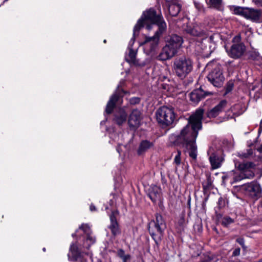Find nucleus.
Instances as JSON below:
<instances>
[{
	"label": "nucleus",
	"mask_w": 262,
	"mask_h": 262,
	"mask_svg": "<svg viewBox=\"0 0 262 262\" xmlns=\"http://www.w3.org/2000/svg\"><path fill=\"white\" fill-rule=\"evenodd\" d=\"M227 102L226 100H223L221 101L219 104L207 112V117L209 118L216 117L224 111L227 106Z\"/></svg>",
	"instance_id": "a211bd4d"
},
{
	"label": "nucleus",
	"mask_w": 262,
	"mask_h": 262,
	"mask_svg": "<svg viewBox=\"0 0 262 262\" xmlns=\"http://www.w3.org/2000/svg\"><path fill=\"white\" fill-rule=\"evenodd\" d=\"M234 220L229 216H224L222 221V224L225 226L227 227L230 224L233 223Z\"/></svg>",
	"instance_id": "2f4dec72"
},
{
	"label": "nucleus",
	"mask_w": 262,
	"mask_h": 262,
	"mask_svg": "<svg viewBox=\"0 0 262 262\" xmlns=\"http://www.w3.org/2000/svg\"><path fill=\"white\" fill-rule=\"evenodd\" d=\"M194 4L195 8L200 11H204V8L203 5L200 2L194 1Z\"/></svg>",
	"instance_id": "f704fd0d"
},
{
	"label": "nucleus",
	"mask_w": 262,
	"mask_h": 262,
	"mask_svg": "<svg viewBox=\"0 0 262 262\" xmlns=\"http://www.w3.org/2000/svg\"><path fill=\"white\" fill-rule=\"evenodd\" d=\"M258 150L260 152V153L261 154V158H262V144L260 145V146L258 148Z\"/></svg>",
	"instance_id": "49530a36"
},
{
	"label": "nucleus",
	"mask_w": 262,
	"mask_h": 262,
	"mask_svg": "<svg viewBox=\"0 0 262 262\" xmlns=\"http://www.w3.org/2000/svg\"><path fill=\"white\" fill-rule=\"evenodd\" d=\"M185 32L191 35L194 36H202L208 42H211L213 39V36L210 35L209 37L206 36L205 31L198 24L193 25H187L184 28Z\"/></svg>",
	"instance_id": "ddd939ff"
},
{
	"label": "nucleus",
	"mask_w": 262,
	"mask_h": 262,
	"mask_svg": "<svg viewBox=\"0 0 262 262\" xmlns=\"http://www.w3.org/2000/svg\"><path fill=\"white\" fill-rule=\"evenodd\" d=\"M130 255L129 254H126L124 257L122 258L123 262H127L130 259Z\"/></svg>",
	"instance_id": "ea45409f"
},
{
	"label": "nucleus",
	"mask_w": 262,
	"mask_h": 262,
	"mask_svg": "<svg viewBox=\"0 0 262 262\" xmlns=\"http://www.w3.org/2000/svg\"><path fill=\"white\" fill-rule=\"evenodd\" d=\"M259 262H262V258L259 260Z\"/></svg>",
	"instance_id": "864d4df0"
},
{
	"label": "nucleus",
	"mask_w": 262,
	"mask_h": 262,
	"mask_svg": "<svg viewBox=\"0 0 262 262\" xmlns=\"http://www.w3.org/2000/svg\"><path fill=\"white\" fill-rule=\"evenodd\" d=\"M154 142L147 140H144L140 142L137 150L138 155H141L147 152L149 149L153 148Z\"/></svg>",
	"instance_id": "b1692460"
},
{
	"label": "nucleus",
	"mask_w": 262,
	"mask_h": 262,
	"mask_svg": "<svg viewBox=\"0 0 262 262\" xmlns=\"http://www.w3.org/2000/svg\"><path fill=\"white\" fill-rule=\"evenodd\" d=\"M156 117L159 123L168 126L174 122L175 114L173 108L163 106L157 111Z\"/></svg>",
	"instance_id": "0eeeda50"
},
{
	"label": "nucleus",
	"mask_w": 262,
	"mask_h": 262,
	"mask_svg": "<svg viewBox=\"0 0 262 262\" xmlns=\"http://www.w3.org/2000/svg\"><path fill=\"white\" fill-rule=\"evenodd\" d=\"M117 255L118 256L121 258V259L124 257L126 254H125L124 251L122 249H120L117 251Z\"/></svg>",
	"instance_id": "e433bc0d"
},
{
	"label": "nucleus",
	"mask_w": 262,
	"mask_h": 262,
	"mask_svg": "<svg viewBox=\"0 0 262 262\" xmlns=\"http://www.w3.org/2000/svg\"><path fill=\"white\" fill-rule=\"evenodd\" d=\"M183 42V39L181 36L177 34H172L166 38V45L174 48L177 51Z\"/></svg>",
	"instance_id": "aec40b11"
},
{
	"label": "nucleus",
	"mask_w": 262,
	"mask_h": 262,
	"mask_svg": "<svg viewBox=\"0 0 262 262\" xmlns=\"http://www.w3.org/2000/svg\"><path fill=\"white\" fill-rule=\"evenodd\" d=\"M166 228V225L164 219L158 213L156 214V219L148 223V230L157 244L161 241Z\"/></svg>",
	"instance_id": "20e7f679"
},
{
	"label": "nucleus",
	"mask_w": 262,
	"mask_h": 262,
	"mask_svg": "<svg viewBox=\"0 0 262 262\" xmlns=\"http://www.w3.org/2000/svg\"><path fill=\"white\" fill-rule=\"evenodd\" d=\"M240 190L245 194L251 198L259 196L261 192L260 185L256 181H252L241 185Z\"/></svg>",
	"instance_id": "9b49d317"
},
{
	"label": "nucleus",
	"mask_w": 262,
	"mask_h": 262,
	"mask_svg": "<svg viewBox=\"0 0 262 262\" xmlns=\"http://www.w3.org/2000/svg\"><path fill=\"white\" fill-rule=\"evenodd\" d=\"M80 229L83 231L86 234L91 233V229L88 224H82L79 228Z\"/></svg>",
	"instance_id": "473e14b6"
},
{
	"label": "nucleus",
	"mask_w": 262,
	"mask_h": 262,
	"mask_svg": "<svg viewBox=\"0 0 262 262\" xmlns=\"http://www.w3.org/2000/svg\"><path fill=\"white\" fill-rule=\"evenodd\" d=\"M242 246V248H243V249H245L246 248V246H245V244H244V246Z\"/></svg>",
	"instance_id": "09e8293b"
},
{
	"label": "nucleus",
	"mask_w": 262,
	"mask_h": 262,
	"mask_svg": "<svg viewBox=\"0 0 262 262\" xmlns=\"http://www.w3.org/2000/svg\"><path fill=\"white\" fill-rule=\"evenodd\" d=\"M226 206V201L222 197H220L219 199L217 206L215 207V213H217V209L220 210L221 209L225 207Z\"/></svg>",
	"instance_id": "c756f323"
},
{
	"label": "nucleus",
	"mask_w": 262,
	"mask_h": 262,
	"mask_svg": "<svg viewBox=\"0 0 262 262\" xmlns=\"http://www.w3.org/2000/svg\"><path fill=\"white\" fill-rule=\"evenodd\" d=\"M204 109L199 108L190 116L188 123L182 129L179 134L171 135L170 140L177 145H181L186 148L189 157L195 162L198 156V147L196 139L199 131L202 128V119Z\"/></svg>",
	"instance_id": "f257e3e1"
},
{
	"label": "nucleus",
	"mask_w": 262,
	"mask_h": 262,
	"mask_svg": "<svg viewBox=\"0 0 262 262\" xmlns=\"http://www.w3.org/2000/svg\"><path fill=\"white\" fill-rule=\"evenodd\" d=\"M125 92L118 85L114 94L111 97L106 106L105 112L110 114L113 112L116 104H121L122 102V97Z\"/></svg>",
	"instance_id": "9d476101"
},
{
	"label": "nucleus",
	"mask_w": 262,
	"mask_h": 262,
	"mask_svg": "<svg viewBox=\"0 0 262 262\" xmlns=\"http://www.w3.org/2000/svg\"><path fill=\"white\" fill-rule=\"evenodd\" d=\"M233 88V84H231V85H229L226 89V93H229L230 92Z\"/></svg>",
	"instance_id": "79ce46f5"
},
{
	"label": "nucleus",
	"mask_w": 262,
	"mask_h": 262,
	"mask_svg": "<svg viewBox=\"0 0 262 262\" xmlns=\"http://www.w3.org/2000/svg\"><path fill=\"white\" fill-rule=\"evenodd\" d=\"M156 25L158 29L154 36H145L142 43L144 46V52L151 57L156 56L159 50V39L160 36L166 31L167 26L162 14H157L154 9H150L143 13L142 17L139 19L134 28L133 35L135 36L138 35L139 31L146 25V28L150 30L152 26Z\"/></svg>",
	"instance_id": "f03ea898"
},
{
	"label": "nucleus",
	"mask_w": 262,
	"mask_h": 262,
	"mask_svg": "<svg viewBox=\"0 0 262 262\" xmlns=\"http://www.w3.org/2000/svg\"><path fill=\"white\" fill-rule=\"evenodd\" d=\"M209 155V162L212 169H216L220 168L224 161L223 152L222 150L219 149L212 151L211 149L208 152Z\"/></svg>",
	"instance_id": "4468645a"
},
{
	"label": "nucleus",
	"mask_w": 262,
	"mask_h": 262,
	"mask_svg": "<svg viewBox=\"0 0 262 262\" xmlns=\"http://www.w3.org/2000/svg\"><path fill=\"white\" fill-rule=\"evenodd\" d=\"M177 51L172 47L166 45L163 48L158 56H156L159 60L165 61L173 57Z\"/></svg>",
	"instance_id": "f3484780"
},
{
	"label": "nucleus",
	"mask_w": 262,
	"mask_h": 262,
	"mask_svg": "<svg viewBox=\"0 0 262 262\" xmlns=\"http://www.w3.org/2000/svg\"><path fill=\"white\" fill-rule=\"evenodd\" d=\"M43 251H46V249L45 248H43Z\"/></svg>",
	"instance_id": "6e6d98bb"
},
{
	"label": "nucleus",
	"mask_w": 262,
	"mask_h": 262,
	"mask_svg": "<svg viewBox=\"0 0 262 262\" xmlns=\"http://www.w3.org/2000/svg\"><path fill=\"white\" fill-rule=\"evenodd\" d=\"M68 256L69 257L71 256L72 260L77 262H88V258H92L91 253L80 252L77 246L74 244L71 245Z\"/></svg>",
	"instance_id": "f8f14e48"
},
{
	"label": "nucleus",
	"mask_w": 262,
	"mask_h": 262,
	"mask_svg": "<svg viewBox=\"0 0 262 262\" xmlns=\"http://www.w3.org/2000/svg\"><path fill=\"white\" fill-rule=\"evenodd\" d=\"M173 69L176 74L181 79L185 78L193 69V62L188 57L182 56L175 59Z\"/></svg>",
	"instance_id": "39448f33"
},
{
	"label": "nucleus",
	"mask_w": 262,
	"mask_h": 262,
	"mask_svg": "<svg viewBox=\"0 0 262 262\" xmlns=\"http://www.w3.org/2000/svg\"><path fill=\"white\" fill-rule=\"evenodd\" d=\"M141 113L139 110L137 109L133 110L128 121L130 128L134 129L139 126L141 119Z\"/></svg>",
	"instance_id": "6ab92c4d"
},
{
	"label": "nucleus",
	"mask_w": 262,
	"mask_h": 262,
	"mask_svg": "<svg viewBox=\"0 0 262 262\" xmlns=\"http://www.w3.org/2000/svg\"><path fill=\"white\" fill-rule=\"evenodd\" d=\"M173 163L176 164V168L177 166H179L181 163V152L180 150H178L177 154L174 157Z\"/></svg>",
	"instance_id": "7c9ffc66"
},
{
	"label": "nucleus",
	"mask_w": 262,
	"mask_h": 262,
	"mask_svg": "<svg viewBox=\"0 0 262 262\" xmlns=\"http://www.w3.org/2000/svg\"><path fill=\"white\" fill-rule=\"evenodd\" d=\"M211 92H205L202 88L194 90L189 94L190 100L194 104H197L206 96L212 95Z\"/></svg>",
	"instance_id": "dca6fc26"
},
{
	"label": "nucleus",
	"mask_w": 262,
	"mask_h": 262,
	"mask_svg": "<svg viewBox=\"0 0 262 262\" xmlns=\"http://www.w3.org/2000/svg\"><path fill=\"white\" fill-rule=\"evenodd\" d=\"M261 130H262V119H261V120L260 123V126H259V129H258V132L259 133Z\"/></svg>",
	"instance_id": "c03bdc74"
},
{
	"label": "nucleus",
	"mask_w": 262,
	"mask_h": 262,
	"mask_svg": "<svg viewBox=\"0 0 262 262\" xmlns=\"http://www.w3.org/2000/svg\"><path fill=\"white\" fill-rule=\"evenodd\" d=\"M206 2L210 8L219 10L222 9V0H206Z\"/></svg>",
	"instance_id": "a878e982"
},
{
	"label": "nucleus",
	"mask_w": 262,
	"mask_h": 262,
	"mask_svg": "<svg viewBox=\"0 0 262 262\" xmlns=\"http://www.w3.org/2000/svg\"><path fill=\"white\" fill-rule=\"evenodd\" d=\"M212 64H213V68L211 71L208 73L207 79L214 86L221 87L223 84L225 80L222 66L219 64H214L213 63L210 62L207 64V67H211Z\"/></svg>",
	"instance_id": "6e6552de"
},
{
	"label": "nucleus",
	"mask_w": 262,
	"mask_h": 262,
	"mask_svg": "<svg viewBox=\"0 0 262 262\" xmlns=\"http://www.w3.org/2000/svg\"><path fill=\"white\" fill-rule=\"evenodd\" d=\"M260 58L259 54L255 52H252L249 53V58L253 60H258Z\"/></svg>",
	"instance_id": "72a5a7b5"
},
{
	"label": "nucleus",
	"mask_w": 262,
	"mask_h": 262,
	"mask_svg": "<svg viewBox=\"0 0 262 262\" xmlns=\"http://www.w3.org/2000/svg\"><path fill=\"white\" fill-rule=\"evenodd\" d=\"M8 0H4V2H3V3L4 4V3H5L6 2H7Z\"/></svg>",
	"instance_id": "603ef678"
},
{
	"label": "nucleus",
	"mask_w": 262,
	"mask_h": 262,
	"mask_svg": "<svg viewBox=\"0 0 262 262\" xmlns=\"http://www.w3.org/2000/svg\"><path fill=\"white\" fill-rule=\"evenodd\" d=\"M90 209L92 211H96V208L93 204H91L90 207Z\"/></svg>",
	"instance_id": "37998d69"
},
{
	"label": "nucleus",
	"mask_w": 262,
	"mask_h": 262,
	"mask_svg": "<svg viewBox=\"0 0 262 262\" xmlns=\"http://www.w3.org/2000/svg\"><path fill=\"white\" fill-rule=\"evenodd\" d=\"M135 36L133 35V37L131 39L128 47V53L125 56L126 61L130 65L143 67L145 65L144 63H141L138 59L136 58L137 50H135L132 48V46L134 42Z\"/></svg>",
	"instance_id": "2eb2a0df"
},
{
	"label": "nucleus",
	"mask_w": 262,
	"mask_h": 262,
	"mask_svg": "<svg viewBox=\"0 0 262 262\" xmlns=\"http://www.w3.org/2000/svg\"><path fill=\"white\" fill-rule=\"evenodd\" d=\"M181 5L179 3L178 1L170 3L168 5V11L169 14L172 16H177L181 9Z\"/></svg>",
	"instance_id": "393cba45"
},
{
	"label": "nucleus",
	"mask_w": 262,
	"mask_h": 262,
	"mask_svg": "<svg viewBox=\"0 0 262 262\" xmlns=\"http://www.w3.org/2000/svg\"><path fill=\"white\" fill-rule=\"evenodd\" d=\"M235 166L237 167L239 171H230L227 176L222 177L223 180L228 179L229 177H232V181H230V183L233 184L243 179H250L254 177V172L250 169L255 166V164L253 162H243L239 163L238 165L235 164Z\"/></svg>",
	"instance_id": "7ed1b4c3"
},
{
	"label": "nucleus",
	"mask_w": 262,
	"mask_h": 262,
	"mask_svg": "<svg viewBox=\"0 0 262 262\" xmlns=\"http://www.w3.org/2000/svg\"><path fill=\"white\" fill-rule=\"evenodd\" d=\"M253 154V149H248L246 151L238 154V156L242 158H249Z\"/></svg>",
	"instance_id": "c85d7f7f"
},
{
	"label": "nucleus",
	"mask_w": 262,
	"mask_h": 262,
	"mask_svg": "<svg viewBox=\"0 0 262 262\" xmlns=\"http://www.w3.org/2000/svg\"><path fill=\"white\" fill-rule=\"evenodd\" d=\"M236 241L241 246H244L245 244V240L243 238H238L236 239Z\"/></svg>",
	"instance_id": "58836bf2"
},
{
	"label": "nucleus",
	"mask_w": 262,
	"mask_h": 262,
	"mask_svg": "<svg viewBox=\"0 0 262 262\" xmlns=\"http://www.w3.org/2000/svg\"><path fill=\"white\" fill-rule=\"evenodd\" d=\"M148 195L154 203L160 202L161 199V189L157 186H153L149 189Z\"/></svg>",
	"instance_id": "412c9836"
},
{
	"label": "nucleus",
	"mask_w": 262,
	"mask_h": 262,
	"mask_svg": "<svg viewBox=\"0 0 262 262\" xmlns=\"http://www.w3.org/2000/svg\"><path fill=\"white\" fill-rule=\"evenodd\" d=\"M240 35H236L232 39L233 43L229 49H226L229 57L233 59H238L242 57L246 52V46L241 42Z\"/></svg>",
	"instance_id": "1a4fd4ad"
},
{
	"label": "nucleus",
	"mask_w": 262,
	"mask_h": 262,
	"mask_svg": "<svg viewBox=\"0 0 262 262\" xmlns=\"http://www.w3.org/2000/svg\"><path fill=\"white\" fill-rule=\"evenodd\" d=\"M140 99L138 97H134L130 99L129 102L132 104H136L140 103Z\"/></svg>",
	"instance_id": "c9c22d12"
},
{
	"label": "nucleus",
	"mask_w": 262,
	"mask_h": 262,
	"mask_svg": "<svg viewBox=\"0 0 262 262\" xmlns=\"http://www.w3.org/2000/svg\"><path fill=\"white\" fill-rule=\"evenodd\" d=\"M96 239L94 237H93L90 233L87 234L86 239L83 243V247L86 249H89L91 245L95 243Z\"/></svg>",
	"instance_id": "bb28decb"
},
{
	"label": "nucleus",
	"mask_w": 262,
	"mask_h": 262,
	"mask_svg": "<svg viewBox=\"0 0 262 262\" xmlns=\"http://www.w3.org/2000/svg\"><path fill=\"white\" fill-rule=\"evenodd\" d=\"M103 42H104V43H105V42H106V40H105H105H104Z\"/></svg>",
	"instance_id": "4d7b16f0"
},
{
	"label": "nucleus",
	"mask_w": 262,
	"mask_h": 262,
	"mask_svg": "<svg viewBox=\"0 0 262 262\" xmlns=\"http://www.w3.org/2000/svg\"><path fill=\"white\" fill-rule=\"evenodd\" d=\"M167 2H169V3H173L174 2H176V1H178V0H165Z\"/></svg>",
	"instance_id": "de8ad7c7"
},
{
	"label": "nucleus",
	"mask_w": 262,
	"mask_h": 262,
	"mask_svg": "<svg viewBox=\"0 0 262 262\" xmlns=\"http://www.w3.org/2000/svg\"><path fill=\"white\" fill-rule=\"evenodd\" d=\"M75 235H76V234H75V233H74V234H72V236H75Z\"/></svg>",
	"instance_id": "5fc2aeb1"
},
{
	"label": "nucleus",
	"mask_w": 262,
	"mask_h": 262,
	"mask_svg": "<svg viewBox=\"0 0 262 262\" xmlns=\"http://www.w3.org/2000/svg\"><path fill=\"white\" fill-rule=\"evenodd\" d=\"M117 150L118 152L119 153H120V151H119V150H120V149H119V148H117Z\"/></svg>",
	"instance_id": "3c124183"
},
{
	"label": "nucleus",
	"mask_w": 262,
	"mask_h": 262,
	"mask_svg": "<svg viewBox=\"0 0 262 262\" xmlns=\"http://www.w3.org/2000/svg\"><path fill=\"white\" fill-rule=\"evenodd\" d=\"M232 11L234 14L242 16L253 23H262V10L233 6Z\"/></svg>",
	"instance_id": "423d86ee"
},
{
	"label": "nucleus",
	"mask_w": 262,
	"mask_h": 262,
	"mask_svg": "<svg viewBox=\"0 0 262 262\" xmlns=\"http://www.w3.org/2000/svg\"><path fill=\"white\" fill-rule=\"evenodd\" d=\"M127 114L123 108L116 110L114 114L113 121L118 125H121L126 120Z\"/></svg>",
	"instance_id": "4be33fe9"
},
{
	"label": "nucleus",
	"mask_w": 262,
	"mask_h": 262,
	"mask_svg": "<svg viewBox=\"0 0 262 262\" xmlns=\"http://www.w3.org/2000/svg\"><path fill=\"white\" fill-rule=\"evenodd\" d=\"M204 191H207L212 188V182L210 176L207 177L206 180L202 183Z\"/></svg>",
	"instance_id": "cd10ccee"
},
{
	"label": "nucleus",
	"mask_w": 262,
	"mask_h": 262,
	"mask_svg": "<svg viewBox=\"0 0 262 262\" xmlns=\"http://www.w3.org/2000/svg\"><path fill=\"white\" fill-rule=\"evenodd\" d=\"M248 33H249V35H252V32H251V31H248Z\"/></svg>",
	"instance_id": "8fccbe9b"
},
{
	"label": "nucleus",
	"mask_w": 262,
	"mask_h": 262,
	"mask_svg": "<svg viewBox=\"0 0 262 262\" xmlns=\"http://www.w3.org/2000/svg\"><path fill=\"white\" fill-rule=\"evenodd\" d=\"M111 224L109 229L114 236H117L121 233V230L116 220V216L114 212H113L110 216Z\"/></svg>",
	"instance_id": "5701e85b"
},
{
	"label": "nucleus",
	"mask_w": 262,
	"mask_h": 262,
	"mask_svg": "<svg viewBox=\"0 0 262 262\" xmlns=\"http://www.w3.org/2000/svg\"><path fill=\"white\" fill-rule=\"evenodd\" d=\"M241 249L239 248H236L232 253V256H237L240 255Z\"/></svg>",
	"instance_id": "4c0bfd02"
},
{
	"label": "nucleus",
	"mask_w": 262,
	"mask_h": 262,
	"mask_svg": "<svg viewBox=\"0 0 262 262\" xmlns=\"http://www.w3.org/2000/svg\"><path fill=\"white\" fill-rule=\"evenodd\" d=\"M253 2L258 6H262V0H253Z\"/></svg>",
	"instance_id": "a19ab883"
},
{
	"label": "nucleus",
	"mask_w": 262,
	"mask_h": 262,
	"mask_svg": "<svg viewBox=\"0 0 262 262\" xmlns=\"http://www.w3.org/2000/svg\"><path fill=\"white\" fill-rule=\"evenodd\" d=\"M201 262H211V259L208 258L207 259L202 260Z\"/></svg>",
	"instance_id": "a18cd8bd"
}]
</instances>
